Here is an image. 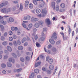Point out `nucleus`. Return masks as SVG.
<instances>
[{"label": "nucleus", "instance_id": "obj_1", "mask_svg": "<svg viewBox=\"0 0 78 78\" xmlns=\"http://www.w3.org/2000/svg\"><path fill=\"white\" fill-rule=\"evenodd\" d=\"M42 13L41 14H40L38 15L39 17H44L46 16L47 14V10L45 9H43L42 10Z\"/></svg>", "mask_w": 78, "mask_h": 78}, {"label": "nucleus", "instance_id": "obj_2", "mask_svg": "<svg viewBox=\"0 0 78 78\" xmlns=\"http://www.w3.org/2000/svg\"><path fill=\"white\" fill-rule=\"evenodd\" d=\"M39 25L43 26L44 25V22L43 21H38V23H35L34 26L36 28H39Z\"/></svg>", "mask_w": 78, "mask_h": 78}, {"label": "nucleus", "instance_id": "obj_3", "mask_svg": "<svg viewBox=\"0 0 78 78\" xmlns=\"http://www.w3.org/2000/svg\"><path fill=\"white\" fill-rule=\"evenodd\" d=\"M51 39L54 40H56L57 39V36H56V33L55 32L53 33L52 36L51 37Z\"/></svg>", "mask_w": 78, "mask_h": 78}, {"label": "nucleus", "instance_id": "obj_4", "mask_svg": "<svg viewBox=\"0 0 78 78\" xmlns=\"http://www.w3.org/2000/svg\"><path fill=\"white\" fill-rule=\"evenodd\" d=\"M1 12L3 13H6V14L8 13L7 10H6V8H4L2 9L1 10Z\"/></svg>", "mask_w": 78, "mask_h": 78}, {"label": "nucleus", "instance_id": "obj_5", "mask_svg": "<svg viewBox=\"0 0 78 78\" xmlns=\"http://www.w3.org/2000/svg\"><path fill=\"white\" fill-rule=\"evenodd\" d=\"M55 4H56L55 2H52L51 3V5L53 9H55Z\"/></svg>", "mask_w": 78, "mask_h": 78}, {"label": "nucleus", "instance_id": "obj_6", "mask_svg": "<svg viewBox=\"0 0 78 78\" xmlns=\"http://www.w3.org/2000/svg\"><path fill=\"white\" fill-rule=\"evenodd\" d=\"M49 41L51 44H55V41L53 39L51 38L49 40Z\"/></svg>", "mask_w": 78, "mask_h": 78}, {"label": "nucleus", "instance_id": "obj_7", "mask_svg": "<svg viewBox=\"0 0 78 78\" xmlns=\"http://www.w3.org/2000/svg\"><path fill=\"white\" fill-rule=\"evenodd\" d=\"M31 19V16H27L24 18V20H30Z\"/></svg>", "mask_w": 78, "mask_h": 78}, {"label": "nucleus", "instance_id": "obj_8", "mask_svg": "<svg viewBox=\"0 0 78 78\" xmlns=\"http://www.w3.org/2000/svg\"><path fill=\"white\" fill-rule=\"evenodd\" d=\"M53 60L52 58H49L48 60V62L49 64H51L53 63Z\"/></svg>", "mask_w": 78, "mask_h": 78}, {"label": "nucleus", "instance_id": "obj_9", "mask_svg": "<svg viewBox=\"0 0 78 78\" xmlns=\"http://www.w3.org/2000/svg\"><path fill=\"white\" fill-rule=\"evenodd\" d=\"M45 22L46 23H47L48 25H50L51 22H50V20H45Z\"/></svg>", "mask_w": 78, "mask_h": 78}, {"label": "nucleus", "instance_id": "obj_10", "mask_svg": "<svg viewBox=\"0 0 78 78\" xmlns=\"http://www.w3.org/2000/svg\"><path fill=\"white\" fill-rule=\"evenodd\" d=\"M41 64V62H38L37 63L35 64V66L36 67H37L39 66Z\"/></svg>", "mask_w": 78, "mask_h": 78}, {"label": "nucleus", "instance_id": "obj_11", "mask_svg": "<svg viewBox=\"0 0 78 78\" xmlns=\"http://www.w3.org/2000/svg\"><path fill=\"white\" fill-rule=\"evenodd\" d=\"M34 73H32L31 74L30 77H29V78H34Z\"/></svg>", "mask_w": 78, "mask_h": 78}, {"label": "nucleus", "instance_id": "obj_12", "mask_svg": "<svg viewBox=\"0 0 78 78\" xmlns=\"http://www.w3.org/2000/svg\"><path fill=\"white\" fill-rule=\"evenodd\" d=\"M41 9H37L36 10V13L37 14H39L41 12Z\"/></svg>", "mask_w": 78, "mask_h": 78}, {"label": "nucleus", "instance_id": "obj_13", "mask_svg": "<svg viewBox=\"0 0 78 78\" xmlns=\"http://www.w3.org/2000/svg\"><path fill=\"white\" fill-rule=\"evenodd\" d=\"M49 68L50 70H53L54 69V66H53V65H51L49 66Z\"/></svg>", "mask_w": 78, "mask_h": 78}, {"label": "nucleus", "instance_id": "obj_14", "mask_svg": "<svg viewBox=\"0 0 78 78\" xmlns=\"http://www.w3.org/2000/svg\"><path fill=\"white\" fill-rule=\"evenodd\" d=\"M1 23H2L4 25H6V22L5 21L3 20L0 21Z\"/></svg>", "mask_w": 78, "mask_h": 78}, {"label": "nucleus", "instance_id": "obj_15", "mask_svg": "<svg viewBox=\"0 0 78 78\" xmlns=\"http://www.w3.org/2000/svg\"><path fill=\"white\" fill-rule=\"evenodd\" d=\"M2 44L3 45L5 46V45H6L8 44V42L6 41H5L2 42Z\"/></svg>", "mask_w": 78, "mask_h": 78}, {"label": "nucleus", "instance_id": "obj_16", "mask_svg": "<svg viewBox=\"0 0 78 78\" xmlns=\"http://www.w3.org/2000/svg\"><path fill=\"white\" fill-rule=\"evenodd\" d=\"M34 72L35 73H39V70L37 69H36L34 70Z\"/></svg>", "mask_w": 78, "mask_h": 78}, {"label": "nucleus", "instance_id": "obj_17", "mask_svg": "<svg viewBox=\"0 0 78 78\" xmlns=\"http://www.w3.org/2000/svg\"><path fill=\"white\" fill-rule=\"evenodd\" d=\"M27 39L26 38V37H24L23 38V39L22 40V43H24V42H25L27 41Z\"/></svg>", "mask_w": 78, "mask_h": 78}, {"label": "nucleus", "instance_id": "obj_18", "mask_svg": "<svg viewBox=\"0 0 78 78\" xmlns=\"http://www.w3.org/2000/svg\"><path fill=\"white\" fill-rule=\"evenodd\" d=\"M7 66L8 67H11L12 66V64L11 63L8 62L7 63Z\"/></svg>", "mask_w": 78, "mask_h": 78}, {"label": "nucleus", "instance_id": "obj_19", "mask_svg": "<svg viewBox=\"0 0 78 78\" xmlns=\"http://www.w3.org/2000/svg\"><path fill=\"white\" fill-rule=\"evenodd\" d=\"M7 48L9 51H12V48L10 46H7Z\"/></svg>", "mask_w": 78, "mask_h": 78}, {"label": "nucleus", "instance_id": "obj_20", "mask_svg": "<svg viewBox=\"0 0 78 78\" xmlns=\"http://www.w3.org/2000/svg\"><path fill=\"white\" fill-rule=\"evenodd\" d=\"M18 48L19 50H22L23 49V47L22 46H20L18 47Z\"/></svg>", "mask_w": 78, "mask_h": 78}, {"label": "nucleus", "instance_id": "obj_21", "mask_svg": "<svg viewBox=\"0 0 78 78\" xmlns=\"http://www.w3.org/2000/svg\"><path fill=\"white\" fill-rule=\"evenodd\" d=\"M28 3H29V2H28V1H26L25 2V7H27V6H28Z\"/></svg>", "mask_w": 78, "mask_h": 78}, {"label": "nucleus", "instance_id": "obj_22", "mask_svg": "<svg viewBox=\"0 0 78 78\" xmlns=\"http://www.w3.org/2000/svg\"><path fill=\"white\" fill-rule=\"evenodd\" d=\"M9 17V16H3V17H2V16H0V20H1V19H3L4 18H6L7 17Z\"/></svg>", "mask_w": 78, "mask_h": 78}, {"label": "nucleus", "instance_id": "obj_23", "mask_svg": "<svg viewBox=\"0 0 78 78\" xmlns=\"http://www.w3.org/2000/svg\"><path fill=\"white\" fill-rule=\"evenodd\" d=\"M12 56L14 58H17V55L16 53H13L12 54Z\"/></svg>", "mask_w": 78, "mask_h": 78}, {"label": "nucleus", "instance_id": "obj_24", "mask_svg": "<svg viewBox=\"0 0 78 78\" xmlns=\"http://www.w3.org/2000/svg\"><path fill=\"white\" fill-rule=\"evenodd\" d=\"M60 6L61 7V8H65L66 7V5L64 3H62L60 5Z\"/></svg>", "mask_w": 78, "mask_h": 78}, {"label": "nucleus", "instance_id": "obj_25", "mask_svg": "<svg viewBox=\"0 0 78 78\" xmlns=\"http://www.w3.org/2000/svg\"><path fill=\"white\" fill-rule=\"evenodd\" d=\"M61 40H58L57 41L56 44L57 45H59V44H61Z\"/></svg>", "mask_w": 78, "mask_h": 78}, {"label": "nucleus", "instance_id": "obj_26", "mask_svg": "<svg viewBox=\"0 0 78 78\" xmlns=\"http://www.w3.org/2000/svg\"><path fill=\"white\" fill-rule=\"evenodd\" d=\"M0 28L1 29V30L2 31H3L4 30V27L2 25H1L0 24Z\"/></svg>", "mask_w": 78, "mask_h": 78}, {"label": "nucleus", "instance_id": "obj_27", "mask_svg": "<svg viewBox=\"0 0 78 78\" xmlns=\"http://www.w3.org/2000/svg\"><path fill=\"white\" fill-rule=\"evenodd\" d=\"M29 8L31 9L32 8H33V5L32 4L30 3L29 4Z\"/></svg>", "mask_w": 78, "mask_h": 78}, {"label": "nucleus", "instance_id": "obj_28", "mask_svg": "<svg viewBox=\"0 0 78 78\" xmlns=\"http://www.w3.org/2000/svg\"><path fill=\"white\" fill-rule=\"evenodd\" d=\"M52 51L53 52H56L57 51L56 49L55 48H52Z\"/></svg>", "mask_w": 78, "mask_h": 78}, {"label": "nucleus", "instance_id": "obj_29", "mask_svg": "<svg viewBox=\"0 0 78 78\" xmlns=\"http://www.w3.org/2000/svg\"><path fill=\"white\" fill-rule=\"evenodd\" d=\"M1 66L2 68H4V69L6 67V64L5 63H2L1 65Z\"/></svg>", "mask_w": 78, "mask_h": 78}, {"label": "nucleus", "instance_id": "obj_30", "mask_svg": "<svg viewBox=\"0 0 78 78\" xmlns=\"http://www.w3.org/2000/svg\"><path fill=\"white\" fill-rule=\"evenodd\" d=\"M55 70L54 71L53 73L52 74V75L53 76L55 75V73H56V70H57V67H56L55 68Z\"/></svg>", "mask_w": 78, "mask_h": 78}, {"label": "nucleus", "instance_id": "obj_31", "mask_svg": "<svg viewBox=\"0 0 78 78\" xmlns=\"http://www.w3.org/2000/svg\"><path fill=\"white\" fill-rule=\"evenodd\" d=\"M21 70H22V69L21 68L17 69L16 70V72H17V73H19L20 72H21Z\"/></svg>", "mask_w": 78, "mask_h": 78}, {"label": "nucleus", "instance_id": "obj_32", "mask_svg": "<svg viewBox=\"0 0 78 78\" xmlns=\"http://www.w3.org/2000/svg\"><path fill=\"white\" fill-rule=\"evenodd\" d=\"M48 74H51V71L50 70H48L47 72Z\"/></svg>", "mask_w": 78, "mask_h": 78}, {"label": "nucleus", "instance_id": "obj_33", "mask_svg": "<svg viewBox=\"0 0 78 78\" xmlns=\"http://www.w3.org/2000/svg\"><path fill=\"white\" fill-rule=\"evenodd\" d=\"M60 34H61V35H62V36L63 39V40H65V39H64V33L61 32Z\"/></svg>", "mask_w": 78, "mask_h": 78}, {"label": "nucleus", "instance_id": "obj_34", "mask_svg": "<svg viewBox=\"0 0 78 78\" xmlns=\"http://www.w3.org/2000/svg\"><path fill=\"white\" fill-rule=\"evenodd\" d=\"M5 38L4 36H2L1 38V41H5Z\"/></svg>", "mask_w": 78, "mask_h": 78}, {"label": "nucleus", "instance_id": "obj_35", "mask_svg": "<svg viewBox=\"0 0 78 78\" xmlns=\"http://www.w3.org/2000/svg\"><path fill=\"white\" fill-rule=\"evenodd\" d=\"M36 46L37 47H41V45H40V44L37 42H36Z\"/></svg>", "mask_w": 78, "mask_h": 78}, {"label": "nucleus", "instance_id": "obj_36", "mask_svg": "<svg viewBox=\"0 0 78 78\" xmlns=\"http://www.w3.org/2000/svg\"><path fill=\"white\" fill-rule=\"evenodd\" d=\"M5 5V3H2L0 4V8H2Z\"/></svg>", "mask_w": 78, "mask_h": 78}, {"label": "nucleus", "instance_id": "obj_37", "mask_svg": "<svg viewBox=\"0 0 78 78\" xmlns=\"http://www.w3.org/2000/svg\"><path fill=\"white\" fill-rule=\"evenodd\" d=\"M33 3L34 5H36L37 4V2L35 0H33Z\"/></svg>", "mask_w": 78, "mask_h": 78}, {"label": "nucleus", "instance_id": "obj_38", "mask_svg": "<svg viewBox=\"0 0 78 78\" xmlns=\"http://www.w3.org/2000/svg\"><path fill=\"white\" fill-rule=\"evenodd\" d=\"M23 9V5H22V3H20V10H22Z\"/></svg>", "mask_w": 78, "mask_h": 78}, {"label": "nucleus", "instance_id": "obj_39", "mask_svg": "<svg viewBox=\"0 0 78 78\" xmlns=\"http://www.w3.org/2000/svg\"><path fill=\"white\" fill-rule=\"evenodd\" d=\"M20 59L21 61H22V62H24V61H25L24 58L23 57H21Z\"/></svg>", "mask_w": 78, "mask_h": 78}, {"label": "nucleus", "instance_id": "obj_40", "mask_svg": "<svg viewBox=\"0 0 78 78\" xmlns=\"http://www.w3.org/2000/svg\"><path fill=\"white\" fill-rule=\"evenodd\" d=\"M22 25L23 26V27H24L25 28H27V25L25 24V23H23L22 24Z\"/></svg>", "mask_w": 78, "mask_h": 78}, {"label": "nucleus", "instance_id": "obj_41", "mask_svg": "<svg viewBox=\"0 0 78 78\" xmlns=\"http://www.w3.org/2000/svg\"><path fill=\"white\" fill-rule=\"evenodd\" d=\"M55 9L57 11H59V6L58 5H57Z\"/></svg>", "mask_w": 78, "mask_h": 78}, {"label": "nucleus", "instance_id": "obj_42", "mask_svg": "<svg viewBox=\"0 0 78 78\" xmlns=\"http://www.w3.org/2000/svg\"><path fill=\"white\" fill-rule=\"evenodd\" d=\"M40 40L42 41H44L45 40V38L44 37H42L40 38Z\"/></svg>", "mask_w": 78, "mask_h": 78}, {"label": "nucleus", "instance_id": "obj_43", "mask_svg": "<svg viewBox=\"0 0 78 78\" xmlns=\"http://www.w3.org/2000/svg\"><path fill=\"white\" fill-rule=\"evenodd\" d=\"M9 35H10V36H11V35H12V32L11 30H10L9 32Z\"/></svg>", "mask_w": 78, "mask_h": 78}, {"label": "nucleus", "instance_id": "obj_44", "mask_svg": "<svg viewBox=\"0 0 78 78\" xmlns=\"http://www.w3.org/2000/svg\"><path fill=\"white\" fill-rule=\"evenodd\" d=\"M17 44H18V45H20V44H21V42L19 40L17 41Z\"/></svg>", "mask_w": 78, "mask_h": 78}, {"label": "nucleus", "instance_id": "obj_45", "mask_svg": "<svg viewBox=\"0 0 78 78\" xmlns=\"http://www.w3.org/2000/svg\"><path fill=\"white\" fill-rule=\"evenodd\" d=\"M33 27V24H30L29 25V28L30 29V28H31V27Z\"/></svg>", "mask_w": 78, "mask_h": 78}, {"label": "nucleus", "instance_id": "obj_46", "mask_svg": "<svg viewBox=\"0 0 78 78\" xmlns=\"http://www.w3.org/2000/svg\"><path fill=\"white\" fill-rule=\"evenodd\" d=\"M43 6L44 5H43V4H41L39 5V8H43Z\"/></svg>", "mask_w": 78, "mask_h": 78}, {"label": "nucleus", "instance_id": "obj_47", "mask_svg": "<svg viewBox=\"0 0 78 78\" xmlns=\"http://www.w3.org/2000/svg\"><path fill=\"white\" fill-rule=\"evenodd\" d=\"M28 45V43L27 42H25L24 44V46H25L26 47Z\"/></svg>", "mask_w": 78, "mask_h": 78}, {"label": "nucleus", "instance_id": "obj_48", "mask_svg": "<svg viewBox=\"0 0 78 78\" xmlns=\"http://www.w3.org/2000/svg\"><path fill=\"white\" fill-rule=\"evenodd\" d=\"M13 44L15 46H17V44L16 43V41H14Z\"/></svg>", "mask_w": 78, "mask_h": 78}, {"label": "nucleus", "instance_id": "obj_49", "mask_svg": "<svg viewBox=\"0 0 78 78\" xmlns=\"http://www.w3.org/2000/svg\"><path fill=\"white\" fill-rule=\"evenodd\" d=\"M69 34H70V32L71 31V29H70V27H69V29H68Z\"/></svg>", "mask_w": 78, "mask_h": 78}, {"label": "nucleus", "instance_id": "obj_50", "mask_svg": "<svg viewBox=\"0 0 78 78\" xmlns=\"http://www.w3.org/2000/svg\"><path fill=\"white\" fill-rule=\"evenodd\" d=\"M11 30H12V31H14L15 30V27H11Z\"/></svg>", "mask_w": 78, "mask_h": 78}, {"label": "nucleus", "instance_id": "obj_51", "mask_svg": "<svg viewBox=\"0 0 78 78\" xmlns=\"http://www.w3.org/2000/svg\"><path fill=\"white\" fill-rule=\"evenodd\" d=\"M37 21H38V20H31V21L32 22H33V23L36 22H37Z\"/></svg>", "mask_w": 78, "mask_h": 78}, {"label": "nucleus", "instance_id": "obj_52", "mask_svg": "<svg viewBox=\"0 0 78 78\" xmlns=\"http://www.w3.org/2000/svg\"><path fill=\"white\" fill-rule=\"evenodd\" d=\"M9 41H12L13 40V38L12 37H9Z\"/></svg>", "mask_w": 78, "mask_h": 78}, {"label": "nucleus", "instance_id": "obj_53", "mask_svg": "<svg viewBox=\"0 0 78 78\" xmlns=\"http://www.w3.org/2000/svg\"><path fill=\"white\" fill-rule=\"evenodd\" d=\"M48 49H50V48H51V44H49L48 45Z\"/></svg>", "mask_w": 78, "mask_h": 78}, {"label": "nucleus", "instance_id": "obj_54", "mask_svg": "<svg viewBox=\"0 0 78 78\" xmlns=\"http://www.w3.org/2000/svg\"><path fill=\"white\" fill-rule=\"evenodd\" d=\"M47 53H48V54H51V51H50V50H48L47 51Z\"/></svg>", "mask_w": 78, "mask_h": 78}, {"label": "nucleus", "instance_id": "obj_55", "mask_svg": "<svg viewBox=\"0 0 78 78\" xmlns=\"http://www.w3.org/2000/svg\"><path fill=\"white\" fill-rule=\"evenodd\" d=\"M13 39H16V38H17V36H16V35H14L13 36Z\"/></svg>", "mask_w": 78, "mask_h": 78}, {"label": "nucleus", "instance_id": "obj_56", "mask_svg": "<svg viewBox=\"0 0 78 78\" xmlns=\"http://www.w3.org/2000/svg\"><path fill=\"white\" fill-rule=\"evenodd\" d=\"M16 76H17V77H19V76H20V74H16Z\"/></svg>", "mask_w": 78, "mask_h": 78}, {"label": "nucleus", "instance_id": "obj_57", "mask_svg": "<svg viewBox=\"0 0 78 78\" xmlns=\"http://www.w3.org/2000/svg\"><path fill=\"white\" fill-rule=\"evenodd\" d=\"M50 57L49 56H47L46 58V61H48V59H49V58Z\"/></svg>", "mask_w": 78, "mask_h": 78}, {"label": "nucleus", "instance_id": "obj_58", "mask_svg": "<svg viewBox=\"0 0 78 78\" xmlns=\"http://www.w3.org/2000/svg\"><path fill=\"white\" fill-rule=\"evenodd\" d=\"M11 12V9L10 8L8 9H7V12Z\"/></svg>", "mask_w": 78, "mask_h": 78}, {"label": "nucleus", "instance_id": "obj_59", "mask_svg": "<svg viewBox=\"0 0 78 78\" xmlns=\"http://www.w3.org/2000/svg\"><path fill=\"white\" fill-rule=\"evenodd\" d=\"M8 55H5L4 56V58L5 59H6L7 58H8Z\"/></svg>", "mask_w": 78, "mask_h": 78}, {"label": "nucleus", "instance_id": "obj_60", "mask_svg": "<svg viewBox=\"0 0 78 78\" xmlns=\"http://www.w3.org/2000/svg\"><path fill=\"white\" fill-rule=\"evenodd\" d=\"M34 38L35 40H37V38H38V37H37V35H36L35 36Z\"/></svg>", "mask_w": 78, "mask_h": 78}, {"label": "nucleus", "instance_id": "obj_61", "mask_svg": "<svg viewBox=\"0 0 78 78\" xmlns=\"http://www.w3.org/2000/svg\"><path fill=\"white\" fill-rule=\"evenodd\" d=\"M2 73H4V74H5V73H6V71L5 70H4L2 71Z\"/></svg>", "mask_w": 78, "mask_h": 78}, {"label": "nucleus", "instance_id": "obj_62", "mask_svg": "<svg viewBox=\"0 0 78 78\" xmlns=\"http://www.w3.org/2000/svg\"><path fill=\"white\" fill-rule=\"evenodd\" d=\"M26 59L27 61H29V59H30V58L29 57L27 56L26 57Z\"/></svg>", "mask_w": 78, "mask_h": 78}, {"label": "nucleus", "instance_id": "obj_63", "mask_svg": "<svg viewBox=\"0 0 78 78\" xmlns=\"http://www.w3.org/2000/svg\"><path fill=\"white\" fill-rule=\"evenodd\" d=\"M4 35L5 36H6L8 35V33L7 32H5L4 34Z\"/></svg>", "mask_w": 78, "mask_h": 78}, {"label": "nucleus", "instance_id": "obj_64", "mask_svg": "<svg viewBox=\"0 0 78 78\" xmlns=\"http://www.w3.org/2000/svg\"><path fill=\"white\" fill-rule=\"evenodd\" d=\"M37 78H42L41 75H38L37 76Z\"/></svg>", "mask_w": 78, "mask_h": 78}]
</instances>
